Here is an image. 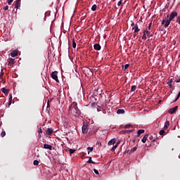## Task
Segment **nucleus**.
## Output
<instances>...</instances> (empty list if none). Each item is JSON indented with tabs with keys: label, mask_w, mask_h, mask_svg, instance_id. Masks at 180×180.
I'll use <instances>...</instances> for the list:
<instances>
[{
	"label": "nucleus",
	"mask_w": 180,
	"mask_h": 180,
	"mask_svg": "<svg viewBox=\"0 0 180 180\" xmlns=\"http://www.w3.org/2000/svg\"><path fill=\"white\" fill-rule=\"evenodd\" d=\"M178 16V13L176 11H174L171 13L170 15H167V17L162 20V25H165V27H168L169 26V24L171 23V21L176 17Z\"/></svg>",
	"instance_id": "nucleus-1"
},
{
	"label": "nucleus",
	"mask_w": 180,
	"mask_h": 180,
	"mask_svg": "<svg viewBox=\"0 0 180 180\" xmlns=\"http://www.w3.org/2000/svg\"><path fill=\"white\" fill-rule=\"evenodd\" d=\"M69 113L72 115L73 116H78L79 115V113H81V111L78 108V104L77 102H73L69 107Z\"/></svg>",
	"instance_id": "nucleus-2"
},
{
	"label": "nucleus",
	"mask_w": 180,
	"mask_h": 180,
	"mask_svg": "<svg viewBox=\"0 0 180 180\" xmlns=\"http://www.w3.org/2000/svg\"><path fill=\"white\" fill-rule=\"evenodd\" d=\"M151 36H153V34H151V32L148 29H146L143 31V34L142 36V40H147V37H151Z\"/></svg>",
	"instance_id": "nucleus-3"
},
{
	"label": "nucleus",
	"mask_w": 180,
	"mask_h": 180,
	"mask_svg": "<svg viewBox=\"0 0 180 180\" xmlns=\"http://www.w3.org/2000/svg\"><path fill=\"white\" fill-rule=\"evenodd\" d=\"M58 74V72L57 71L53 72L51 74V77L53 79H54L55 81H56V82H58V76L57 75Z\"/></svg>",
	"instance_id": "nucleus-4"
},
{
	"label": "nucleus",
	"mask_w": 180,
	"mask_h": 180,
	"mask_svg": "<svg viewBox=\"0 0 180 180\" xmlns=\"http://www.w3.org/2000/svg\"><path fill=\"white\" fill-rule=\"evenodd\" d=\"M22 0H16L14 1V6L16 9H19V8L20 7V1Z\"/></svg>",
	"instance_id": "nucleus-5"
},
{
	"label": "nucleus",
	"mask_w": 180,
	"mask_h": 180,
	"mask_svg": "<svg viewBox=\"0 0 180 180\" xmlns=\"http://www.w3.org/2000/svg\"><path fill=\"white\" fill-rule=\"evenodd\" d=\"M177 110H178V106L172 108L169 110V113H170V115H174V113L176 112Z\"/></svg>",
	"instance_id": "nucleus-6"
},
{
	"label": "nucleus",
	"mask_w": 180,
	"mask_h": 180,
	"mask_svg": "<svg viewBox=\"0 0 180 180\" xmlns=\"http://www.w3.org/2000/svg\"><path fill=\"white\" fill-rule=\"evenodd\" d=\"M83 134H86L88 133V125L84 124L82 128Z\"/></svg>",
	"instance_id": "nucleus-7"
},
{
	"label": "nucleus",
	"mask_w": 180,
	"mask_h": 180,
	"mask_svg": "<svg viewBox=\"0 0 180 180\" xmlns=\"http://www.w3.org/2000/svg\"><path fill=\"white\" fill-rule=\"evenodd\" d=\"M54 131V129L53 128H48L47 130L46 131V134L48 136H51Z\"/></svg>",
	"instance_id": "nucleus-8"
},
{
	"label": "nucleus",
	"mask_w": 180,
	"mask_h": 180,
	"mask_svg": "<svg viewBox=\"0 0 180 180\" xmlns=\"http://www.w3.org/2000/svg\"><path fill=\"white\" fill-rule=\"evenodd\" d=\"M131 30H134V33H139V32H140V28H139V25L136 24V25L132 27Z\"/></svg>",
	"instance_id": "nucleus-9"
},
{
	"label": "nucleus",
	"mask_w": 180,
	"mask_h": 180,
	"mask_svg": "<svg viewBox=\"0 0 180 180\" xmlns=\"http://www.w3.org/2000/svg\"><path fill=\"white\" fill-rule=\"evenodd\" d=\"M44 148H45L46 150H53V146H51V145H49V144H44Z\"/></svg>",
	"instance_id": "nucleus-10"
},
{
	"label": "nucleus",
	"mask_w": 180,
	"mask_h": 180,
	"mask_svg": "<svg viewBox=\"0 0 180 180\" xmlns=\"http://www.w3.org/2000/svg\"><path fill=\"white\" fill-rule=\"evenodd\" d=\"M15 64V60L13 58H10L8 60V66L12 67Z\"/></svg>",
	"instance_id": "nucleus-11"
},
{
	"label": "nucleus",
	"mask_w": 180,
	"mask_h": 180,
	"mask_svg": "<svg viewBox=\"0 0 180 180\" xmlns=\"http://www.w3.org/2000/svg\"><path fill=\"white\" fill-rule=\"evenodd\" d=\"M94 50H97V51H99V50H101V47L99 44H96L94 45Z\"/></svg>",
	"instance_id": "nucleus-12"
},
{
	"label": "nucleus",
	"mask_w": 180,
	"mask_h": 180,
	"mask_svg": "<svg viewBox=\"0 0 180 180\" xmlns=\"http://www.w3.org/2000/svg\"><path fill=\"white\" fill-rule=\"evenodd\" d=\"M1 92H3V94H4L5 95H8L9 94V89L6 88H2Z\"/></svg>",
	"instance_id": "nucleus-13"
},
{
	"label": "nucleus",
	"mask_w": 180,
	"mask_h": 180,
	"mask_svg": "<svg viewBox=\"0 0 180 180\" xmlns=\"http://www.w3.org/2000/svg\"><path fill=\"white\" fill-rule=\"evenodd\" d=\"M116 143V139H112L108 141V146H113Z\"/></svg>",
	"instance_id": "nucleus-14"
},
{
	"label": "nucleus",
	"mask_w": 180,
	"mask_h": 180,
	"mask_svg": "<svg viewBox=\"0 0 180 180\" xmlns=\"http://www.w3.org/2000/svg\"><path fill=\"white\" fill-rule=\"evenodd\" d=\"M169 127V121L167 120L165 123L164 129L167 130Z\"/></svg>",
	"instance_id": "nucleus-15"
},
{
	"label": "nucleus",
	"mask_w": 180,
	"mask_h": 180,
	"mask_svg": "<svg viewBox=\"0 0 180 180\" xmlns=\"http://www.w3.org/2000/svg\"><path fill=\"white\" fill-rule=\"evenodd\" d=\"M119 144H120V141H117L116 143V144L111 149V151H112V152L115 151V150H116V148H117V146H119Z\"/></svg>",
	"instance_id": "nucleus-16"
},
{
	"label": "nucleus",
	"mask_w": 180,
	"mask_h": 180,
	"mask_svg": "<svg viewBox=\"0 0 180 180\" xmlns=\"http://www.w3.org/2000/svg\"><path fill=\"white\" fill-rule=\"evenodd\" d=\"M122 70L124 71H126V70H127L130 67V64L122 65Z\"/></svg>",
	"instance_id": "nucleus-17"
},
{
	"label": "nucleus",
	"mask_w": 180,
	"mask_h": 180,
	"mask_svg": "<svg viewBox=\"0 0 180 180\" xmlns=\"http://www.w3.org/2000/svg\"><path fill=\"white\" fill-rule=\"evenodd\" d=\"M11 57H16L18 56V51H13L11 53Z\"/></svg>",
	"instance_id": "nucleus-18"
},
{
	"label": "nucleus",
	"mask_w": 180,
	"mask_h": 180,
	"mask_svg": "<svg viewBox=\"0 0 180 180\" xmlns=\"http://www.w3.org/2000/svg\"><path fill=\"white\" fill-rule=\"evenodd\" d=\"M147 139H148V134L144 135L141 140L142 143H146L147 141Z\"/></svg>",
	"instance_id": "nucleus-19"
},
{
	"label": "nucleus",
	"mask_w": 180,
	"mask_h": 180,
	"mask_svg": "<svg viewBox=\"0 0 180 180\" xmlns=\"http://www.w3.org/2000/svg\"><path fill=\"white\" fill-rule=\"evenodd\" d=\"M117 115H123L124 114V109H119L117 110Z\"/></svg>",
	"instance_id": "nucleus-20"
},
{
	"label": "nucleus",
	"mask_w": 180,
	"mask_h": 180,
	"mask_svg": "<svg viewBox=\"0 0 180 180\" xmlns=\"http://www.w3.org/2000/svg\"><path fill=\"white\" fill-rule=\"evenodd\" d=\"M136 150H137V147L135 146L133 148H131L130 151L128 150V153L129 154H131V153H134V151H136Z\"/></svg>",
	"instance_id": "nucleus-21"
},
{
	"label": "nucleus",
	"mask_w": 180,
	"mask_h": 180,
	"mask_svg": "<svg viewBox=\"0 0 180 180\" xmlns=\"http://www.w3.org/2000/svg\"><path fill=\"white\" fill-rule=\"evenodd\" d=\"M144 131H146L144 129H139V130H138V131H137L138 137H139L140 134H143V133H144Z\"/></svg>",
	"instance_id": "nucleus-22"
},
{
	"label": "nucleus",
	"mask_w": 180,
	"mask_h": 180,
	"mask_svg": "<svg viewBox=\"0 0 180 180\" xmlns=\"http://www.w3.org/2000/svg\"><path fill=\"white\" fill-rule=\"evenodd\" d=\"M88 164H95V162L92 161V158L89 157V160L87 161Z\"/></svg>",
	"instance_id": "nucleus-23"
},
{
	"label": "nucleus",
	"mask_w": 180,
	"mask_h": 180,
	"mask_svg": "<svg viewBox=\"0 0 180 180\" xmlns=\"http://www.w3.org/2000/svg\"><path fill=\"white\" fill-rule=\"evenodd\" d=\"M136 89H137V86L136 85L131 86V92H134V91H136Z\"/></svg>",
	"instance_id": "nucleus-24"
},
{
	"label": "nucleus",
	"mask_w": 180,
	"mask_h": 180,
	"mask_svg": "<svg viewBox=\"0 0 180 180\" xmlns=\"http://www.w3.org/2000/svg\"><path fill=\"white\" fill-rule=\"evenodd\" d=\"M96 8H98V6H96V4H94L91 7V11H93V12H95V11H96Z\"/></svg>",
	"instance_id": "nucleus-25"
},
{
	"label": "nucleus",
	"mask_w": 180,
	"mask_h": 180,
	"mask_svg": "<svg viewBox=\"0 0 180 180\" xmlns=\"http://www.w3.org/2000/svg\"><path fill=\"white\" fill-rule=\"evenodd\" d=\"M72 47L73 49H75L77 47V43L75 42V39H72Z\"/></svg>",
	"instance_id": "nucleus-26"
},
{
	"label": "nucleus",
	"mask_w": 180,
	"mask_h": 180,
	"mask_svg": "<svg viewBox=\"0 0 180 180\" xmlns=\"http://www.w3.org/2000/svg\"><path fill=\"white\" fill-rule=\"evenodd\" d=\"M134 129L125 130V134H129V133H133Z\"/></svg>",
	"instance_id": "nucleus-27"
},
{
	"label": "nucleus",
	"mask_w": 180,
	"mask_h": 180,
	"mask_svg": "<svg viewBox=\"0 0 180 180\" xmlns=\"http://www.w3.org/2000/svg\"><path fill=\"white\" fill-rule=\"evenodd\" d=\"M168 85L171 87H172V79H171L169 81L167 82Z\"/></svg>",
	"instance_id": "nucleus-28"
},
{
	"label": "nucleus",
	"mask_w": 180,
	"mask_h": 180,
	"mask_svg": "<svg viewBox=\"0 0 180 180\" xmlns=\"http://www.w3.org/2000/svg\"><path fill=\"white\" fill-rule=\"evenodd\" d=\"M159 134H160V136H163V134H165V131L164 129L160 130Z\"/></svg>",
	"instance_id": "nucleus-29"
},
{
	"label": "nucleus",
	"mask_w": 180,
	"mask_h": 180,
	"mask_svg": "<svg viewBox=\"0 0 180 180\" xmlns=\"http://www.w3.org/2000/svg\"><path fill=\"white\" fill-rule=\"evenodd\" d=\"M87 150H88V154H89V151L90 152H92V151H94V148L93 147H88L87 148Z\"/></svg>",
	"instance_id": "nucleus-30"
},
{
	"label": "nucleus",
	"mask_w": 180,
	"mask_h": 180,
	"mask_svg": "<svg viewBox=\"0 0 180 180\" xmlns=\"http://www.w3.org/2000/svg\"><path fill=\"white\" fill-rule=\"evenodd\" d=\"M1 137H5L6 136V132L5 131H3L1 133Z\"/></svg>",
	"instance_id": "nucleus-31"
},
{
	"label": "nucleus",
	"mask_w": 180,
	"mask_h": 180,
	"mask_svg": "<svg viewBox=\"0 0 180 180\" xmlns=\"http://www.w3.org/2000/svg\"><path fill=\"white\" fill-rule=\"evenodd\" d=\"M70 154H74L75 153V149H69Z\"/></svg>",
	"instance_id": "nucleus-32"
},
{
	"label": "nucleus",
	"mask_w": 180,
	"mask_h": 180,
	"mask_svg": "<svg viewBox=\"0 0 180 180\" xmlns=\"http://www.w3.org/2000/svg\"><path fill=\"white\" fill-rule=\"evenodd\" d=\"M33 164H34V165H39V160H34Z\"/></svg>",
	"instance_id": "nucleus-33"
},
{
	"label": "nucleus",
	"mask_w": 180,
	"mask_h": 180,
	"mask_svg": "<svg viewBox=\"0 0 180 180\" xmlns=\"http://www.w3.org/2000/svg\"><path fill=\"white\" fill-rule=\"evenodd\" d=\"M150 140H151V141L154 142L155 141V139H154V137H153V136L149 137Z\"/></svg>",
	"instance_id": "nucleus-34"
},
{
	"label": "nucleus",
	"mask_w": 180,
	"mask_h": 180,
	"mask_svg": "<svg viewBox=\"0 0 180 180\" xmlns=\"http://www.w3.org/2000/svg\"><path fill=\"white\" fill-rule=\"evenodd\" d=\"M94 172L95 174H96V175H99V172L96 169H94Z\"/></svg>",
	"instance_id": "nucleus-35"
},
{
	"label": "nucleus",
	"mask_w": 180,
	"mask_h": 180,
	"mask_svg": "<svg viewBox=\"0 0 180 180\" xmlns=\"http://www.w3.org/2000/svg\"><path fill=\"white\" fill-rule=\"evenodd\" d=\"M8 101H12V94H10L8 96Z\"/></svg>",
	"instance_id": "nucleus-36"
},
{
	"label": "nucleus",
	"mask_w": 180,
	"mask_h": 180,
	"mask_svg": "<svg viewBox=\"0 0 180 180\" xmlns=\"http://www.w3.org/2000/svg\"><path fill=\"white\" fill-rule=\"evenodd\" d=\"M8 9H9V6H4V11H8Z\"/></svg>",
	"instance_id": "nucleus-37"
},
{
	"label": "nucleus",
	"mask_w": 180,
	"mask_h": 180,
	"mask_svg": "<svg viewBox=\"0 0 180 180\" xmlns=\"http://www.w3.org/2000/svg\"><path fill=\"white\" fill-rule=\"evenodd\" d=\"M130 126H131V124H127L125 125V129H129V127H130Z\"/></svg>",
	"instance_id": "nucleus-38"
},
{
	"label": "nucleus",
	"mask_w": 180,
	"mask_h": 180,
	"mask_svg": "<svg viewBox=\"0 0 180 180\" xmlns=\"http://www.w3.org/2000/svg\"><path fill=\"white\" fill-rule=\"evenodd\" d=\"M12 2H13V0H8V4L9 5H12Z\"/></svg>",
	"instance_id": "nucleus-39"
},
{
	"label": "nucleus",
	"mask_w": 180,
	"mask_h": 180,
	"mask_svg": "<svg viewBox=\"0 0 180 180\" xmlns=\"http://www.w3.org/2000/svg\"><path fill=\"white\" fill-rule=\"evenodd\" d=\"M122 1L123 0H120L118 4H117V6H120L122 5Z\"/></svg>",
	"instance_id": "nucleus-40"
},
{
	"label": "nucleus",
	"mask_w": 180,
	"mask_h": 180,
	"mask_svg": "<svg viewBox=\"0 0 180 180\" xmlns=\"http://www.w3.org/2000/svg\"><path fill=\"white\" fill-rule=\"evenodd\" d=\"M153 25V22L149 23V26L148 27V30L151 29V25Z\"/></svg>",
	"instance_id": "nucleus-41"
},
{
	"label": "nucleus",
	"mask_w": 180,
	"mask_h": 180,
	"mask_svg": "<svg viewBox=\"0 0 180 180\" xmlns=\"http://www.w3.org/2000/svg\"><path fill=\"white\" fill-rule=\"evenodd\" d=\"M131 27H134L136 26V24L132 21L131 24Z\"/></svg>",
	"instance_id": "nucleus-42"
},
{
	"label": "nucleus",
	"mask_w": 180,
	"mask_h": 180,
	"mask_svg": "<svg viewBox=\"0 0 180 180\" xmlns=\"http://www.w3.org/2000/svg\"><path fill=\"white\" fill-rule=\"evenodd\" d=\"M120 133V134H126L125 130L121 131Z\"/></svg>",
	"instance_id": "nucleus-43"
},
{
	"label": "nucleus",
	"mask_w": 180,
	"mask_h": 180,
	"mask_svg": "<svg viewBox=\"0 0 180 180\" xmlns=\"http://www.w3.org/2000/svg\"><path fill=\"white\" fill-rule=\"evenodd\" d=\"M38 133L40 134V133H43V131L41 130V128H40L39 130H38Z\"/></svg>",
	"instance_id": "nucleus-44"
},
{
	"label": "nucleus",
	"mask_w": 180,
	"mask_h": 180,
	"mask_svg": "<svg viewBox=\"0 0 180 180\" xmlns=\"http://www.w3.org/2000/svg\"><path fill=\"white\" fill-rule=\"evenodd\" d=\"M175 82H180V78H178L175 80Z\"/></svg>",
	"instance_id": "nucleus-45"
},
{
	"label": "nucleus",
	"mask_w": 180,
	"mask_h": 180,
	"mask_svg": "<svg viewBox=\"0 0 180 180\" xmlns=\"http://www.w3.org/2000/svg\"><path fill=\"white\" fill-rule=\"evenodd\" d=\"M12 105V101H9L8 102V105Z\"/></svg>",
	"instance_id": "nucleus-46"
},
{
	"label": "nucleus",
	"mask_w": 180,
	"mask_h": 180,
	"mask_svg": "<svg viewBox=\"0 0 180 180\" xmlns=\"http://www.w3.org/2000/svg\"><path fill=\"white\" fill-rule=\"evenodd\" d=\"M177 22H178L179 25H180V18H178Z\"/></svg>",
	"instance_id": "nucleus-47"
},
{
	"label": "nucleus",
	"mask_w": 180,
	"mask_h": 180,
	"mask_svg": "<svg viewBox=\"0 0 180 180\" xmlns=\"http://www.w3.org/2000/svg\"><path fill=\"white\" fill-rule=\"evenodd\" d=\"M94 106H95V103H91V107L94 108Z\"/></svg>",
	"instance_id": "nucleus-48"
},
{
	"label": "nucleus",
	"mask_w": 180,
	"mask_h": 180,
	"mask_svg": "<svg viewBox=\"0 0 180 180\" xmlns=\"http://www.w3.org/2000/svg\"><path fill=\"white\" fill-rule=\"evenodd\" d=\"M136 36H137V33L134 34V37H136Z\"/></svg>",
	"instance_id": "nucleus-49"
},
{
	"label": "nucleus",
	"mask_w": 180,
	"mask_h": 180,
	"mask_svg": "<svg viewBox=\"0 0 180 180\" xmlns=\"http://www.w3.org/2000/svg\"><path fill=\"white\" fill-rule=\"evenodd\" d=\"M50 108V104L48 103L47 108Z\"/></svg>",
	"instance_id": "nucleus-50"
},
{
	"label": "nucleus",
	"mask_w": 180,
	"mask_h": 180,
	"mask_svg": "<svg viewBox=\"0 0 180 180\" xmlns=\"http://www.w3.org/2000/svg\"><path fill=\"white\" fill-rule=\"evenodd\" d=\"M97 111H98V112H101V109L97 108Z\"/></svg>",
	"instance_id": "nucleus-51"
},
{
	"label": "nucleus",
	"mask_w": 180,
	"mask_h": 180,
	"mask_svg": "<svg viewBox=\"0 0 180 180\" xmlns=\"http://www.w3.org/2000/svg\"><path fill=\"white\" fill-rule=\"evenodd\" d=\"M103 112L106 113V111L105 110H103Z\"/></svg>",
	"instance_id": "nucleus-52"
},
{
	"label": "nucleus",
	"mask_w": 180,
	"mask_h": 180,
	"mask_svg": "<svg viewBox=\"0 0 180 180\" xmlns=\"http://www.w3.org/2000/svg\"><path fill=\"white\" fill-rule=\"evenodd\" d=\"M2 71H4V70H3V69H1V72H2Z\"/></svg>",
	"instance_id": "nucleus-53"
},
{
	"label": "nucleus",
	"mask_w": 180,
	"mask_h": 180,
	"mask_svg": "<svg viewBox=\"0 0 180 180\" xmlns=\"http://www.w3.org/2000/svg\"><path fill=\"white\" fill-rule=\"evenodd\" d=\"M89 134H91V132H89Z\"/></svg>",
	"instance_id": "nucleus-54"
},
{
	"label": "nucleus",
	"mask_w": 180,
	"mask_h": 180,
	"mask_svg": "<svg viewBox=\"0 0 180 180\" xmlns=\"http://www.w3.org/2000/svg\"><path fill=\"white\" fill-rule=\"evenodd\" d=\"M167 1H169V0H167Z\"/></svg>",
	"instance_id": "nucleus-55"
}]
</instances>
